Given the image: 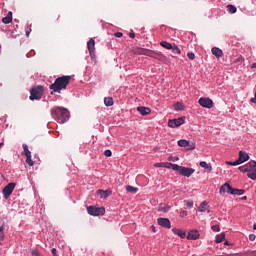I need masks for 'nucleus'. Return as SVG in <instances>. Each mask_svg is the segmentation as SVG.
I'll use <instances>...</instances> for the list:
<instances>
[{"mask_svg": "<svg viewBox=\"0 0 256 256\" xmlns=\"http://www.w3.org/2000/svg\"><path fill=\"white\" fill-rule=\"evenodd\" d=\"M69 81H71V76H61L58 77L53 84L49 86L51 89V95L53 93H61L64 89H67V85H69Z\"/></svg>", "mask_w": 256, "mask_h": 256, "instance_id": "obj_1", "label": "nucleus"}, {"mask_svg": "<svg viewBox=\"0 0 256 256\" xmlns=\"http://www.w3.org/2000/svg\"><path fill=\"white\" fill-rule=\"evenodd\" d=\"M51 115L57 123H67L69 121V110L63 107H54L51 109Z\"/></svg>", "mask_w": 256, "mask_h": 256, "instance_id": "obj_2", "label": "nucleus"}, {"mask_svg": "<svg viewBox=\"0 0 256 256\" xmlns=\"http://www.w3.org/2000/svg\"><path fill=\"white\" fill-rule=\"evenodd\" d=\"M45 89L43 86H36L30 90V101H39L43 97Z\"/></svg>", "mask_w": 256, "mask_h": 256, "instance_id": "obj_3", "label": "nucleus"}, {"mask_svg": "<svg viewBox=\"0 0 256 256\" xmlns=\"http://www.w3.org/2000/svg\"><path fill=\"white\" fill-rule=\"evenodd\" d=\"M173 171H177V173H179V175H182L183 177H191V175L195 173V169L179 165H174Z\"/></svg>", "mask_w": 256, "mask_h": 256, "instance_id": "obj_4", "label": "nucleus"}, {"mask_svg": "<svg viewBox=\"0 0 256 256\" xmlns=\"http://www.w3.org/2000/svg\"><path fill=\"white\" fill-rule=\"evenodd\" d=\"M87 211L89 215H92V217H99V215H105V208L103 207L89 206L87 207Z\"/></svg>", "mask_w": 256, "mask_h": 256, "instance_id": "obj_5", "label": "nucleus"}, {"mask_svg": "<svg viewBox=\"0 0 256 256\" xmlns=\"http://www.w3.org/2000/svg\"><path fill=\"white\" fill-rule=\"evenodd\" d=\"M239 171L241 173H250V172L256 171V161L251 160L246 165L240 166Z\"/></svg>", "mask_w": 256, "mask_h": 256, "instance_id": "obj_6", "label": "nucleus"}, {"mask_svg": "<svg viewBox=\"0 0 256 256\" xmlns=\"http://www.w3.org/2000/svg\"><path fill=\"white\" fill-rule=\"evenodd\" d=\"M199 106L204 109H213V101L209 97H201L198 100Z\"/></svg>", "mask_w": 256, "mask_h": 256, "instance_id": "obj_7", "label": "nucleus"}, {"mask_svg": "<svg viewBox=\"0 0 256 256\" xmlns=\"http://www.w3.org/2000/svg\"><path fill=\"white\" fill-rule=\"evenodd\" d=\"M15 186V183H9L3 188L2 193L4 199H9V197L13 194V191H15Z\"/></svg>", "mask_w": 256, "mask_h": 256, "instance_id": "obj_8", "label": "nucleus"}, {"mask_svg": "<svg viewBox=\"0 0 256 256\" xmlns=\"http://www.w3.org/2000/svg\"><path fill=\"white\" fill-rule=\"evenodd\" d=\"M185 123V117H179L175 119H171L168 121V127H171V129H175L177 127H181Z\"/></svg>", "mask_w": 256, "mask_h": 256, "instance_id": "obj_9", "label": "nucleus"}, {"mask_svg": "<svg viewBox=\"0 0 256 256\" xmlns=\"http://www.w3.org/2000/svg\"><path fill=\"white\" fill-rule=\"evenodd\" d=\"M179 147H184L187 151H193L196 147L195 142H189L188 140L181 139L178 141Z\"/></svg>", "mask_w": 256, "mask_h": 256, "instance_id": "obj_10", "label": "nucleus"}, {"mask_svg": "<svg viewBox=\"0 0 256 256\" xmlns=\"http://www.w3.org/2000/svg\"><path fill=\"white\" fill-rule=\"evenodd\" d=\"M201 237V234L199 233V230L193 229L188 232L187 239L189 241H197Z\"/></svg>", "mask_w": 256, "mask_h": 256, "instance_id": "obj_11", "label": "nucleus"}, {"mask_svg": "<svg viewBox=\"0 0 256 256\" xmlns=\"http://www.w3.org/2000/svg\"><path fill=\"white\" fill-rule=\"evenodd\" d=\"M157 222L160 227H164V229H171V221L169 218H158Z\"/></svg>", "mask_w": 256, "mask_h": 256, "instance_id": "obj_12", "label": "nucleus"}, {"mask_svg": "<svg viewBox=\"0 0 256 256\" xmlns=\"http://www.w3.org/2000/svg\"><path fill=\"white\" fill-rule=\"evenodd\" d=\"M87 48H88L90 57L92 58L95 57V40L93 38H91L87 42Z\"/></svg>", "mask_w": 256, "mask_h": 256, "instance_id": "obj_13", "label": "nucleus"}, {"mask_svg": "<svg viewBox=\"0 0 256 256\" xmlns=\"http://www.w3.org/2000/svg\"><path fill=\"white\" fill-rule=\"evenodd\" d=\"M232 191H233V188H232L231 184L227 183V182L224 185H222L219 189L220 195L223 193H228L229 195H231Z\"/></svg>", "mask_w": 256, "mask_h": 256, "instance_id": "obj_14", "label": "nucleus"}, {"mask_svg": "<svg viewBox=\"0 0 256 256\" xmlns=\"http://www.w3.org/2000/svg\"><path fill=\"white\" fill-rule=\"evenodd\" d=\"M237 161L239 165L249 161V154L247 152L240 151Z\"/></svg>", "mask_w": 256, "mask_h": 256, "instance_id": "obj_15", "label": "nucleus"}, {"mask_svg": "<svg viewBox=\"0 0 256 256\" xmlns=\"http://www.w3.org/2000/svg\"><path fill=\"white\" fill-rule=\"evenodd\" d=\"M113 192L111 190H98L97 194L100 195V199H107Z\"/></svg>", "mask_w": 256, "mask_h": 256, "instance_id": "obj_16", "label": "nucleus"}, {"mask_svg": "<svg viewBox=\"0 0 256 256\" xmlns=\"http://www.w3.org/2000/svg\"><path fill=\"white\" fill-rule=\"evenodd\" d=\"M138 113H140V115H142L143 117H145V115H150L151 114V110L147 107L144 106H139L137 108Z\"/></svg>", "mask_w": 256, "mask_h": 256, "instance_id": "obj_17", "label": "nucleus"}, {"mask_svg": "<svg viewBox=\"0 0 256 256\" xmlns=\"http://www.w3.org/2000/svg\"><path fill=\"white\" fill-rule=\"evenodd\" d=\"M172 233H174V235H178L181 239H185V237H187V232L181 229L173 228Z\"/></svg>", "mask_w": 256, "mask_h": 256, "instance_id": "obj_18", "label": "nucleus"}, {"mask_svg": "<svg viewBox=\"0 0 256 256\" xmlns=\"http://www.w3.org/2000/svg\"><path fill=\"white\" fill-rule=\"evenodd\" d=\"M212 55H214V57H216L217 59H220V57H223V50L217 47H213Z\"/></svg>", "mask_w": 256, "mask_h": 256, "instance_id": "obj_19", "label": "nucleus"}, {"mask_svg": "<svg viewBox=\"0 0 256 256\" xmlns=\"http://www.w3.org/2000/svg\"><path fill=\"white\" fill-rule=\"evenodd\" d=\"M11 21H13V13L8 12L7 16L2 18V23H4V25H9V23H11Z\"/></svg>", "mask_w": 256, "mask_h": 256, "instance_id": "obj_20", "label": "nucleus"}, {"mask_svg": "<svg viewBox=\"0 0 256 256\" xmlns=\"http://www.w3.org/2000/svg\"><path fill=\"white\" fill-rule=\"evenodd\" d=\"M200 167H202V169H205L206 171H209V173H211V171H213V166H211V164H208L205 161L200 162Z\"/></svg>", "mask_w": 256, "mask_h": 256, "instance_id": "obj_21", "label": "nucleus"}, {"mask_svg": "<svg viewBox=\"0 0 256 256\" xmlns=\"http://www.w3.org/2000/svg\"><path fill=\"white\" fill-rule=\"evenodd\" d=\"M161 47H163L164 49H167V51H171V49H173V44L167 42V41H161L160 42Z\"/></svg>", "mask_w": 256, "mask_h": 256, "instance_id": "obj_22", "label": "nucleus"}, {"mask_svg": "<svg viewBox=\"0 0 256 256\" xmlns=\"http://www.w3.org/2000/svg\"><path fill=\"white\" fill-rule=\"evenodd\" d=\"M174 111H185V106L181 102H177L173 105Z\"/></svg>", "mask_w": 256, "mask_h": 256, "instance_id": "obj_23", "label": "nucleus"}, {"mask_svg": "<svg viewBox=\"0 0 256 256\" xmlns=\"http://www.w3.org/2000/svg\"><path fill=\"white\" fill-rule=\"evenodd\" d=\"M231 195H238V196L245 195V190L232 188Z\"/></svg>", "mask_w": 256, "mask_h": 256, "instance_id": "obj_24", "label": "nucleus"}, {"mask_svg": "<svg viewBox=\"0 0 256 256\" xmlns=\"http://www.w3.org/2000/svg\"><path fill=\"white\" fill-rule=\"evenodd\" d=\"M171 50L173 55H181V49L179 48V46H177V44H173Z\"/></svg>", "mask_w": 256, "mask_h": 256, "instance_id": "obj_25", "label": "nucleus"}, {"mask_svg": "<svg viewBox=\"0 0 256 256\" xmlns=\"http://www.w3.org/2000/svg\"><path fill=\"white\" fill-rule=\"evenodd\" d=\"M113 99L111 97L104 98V104L106 107H113Z\"/></svg>", "mask_w": 256, "mask_h": 256, "instance_id": "obj_26", "label": "nucleus"}, {"mask_svg": "<svg viewBox=\"0 0 256 256\" xmlns=\"http://www.w3.org/2000/svg\"><path fill=\"white\" fill-rule=\"evenodd\" d=\"M223 241H225V233L216 235L215 243H223Z\"/></svg>", "mask_w": 256, "mask_h": 256, "instance_id": "obj_27", "label": "nucleus"}, {"mask_svg": "<svg viewBox=\"0 0 256 256\" xmlns=\"http://www.w3.org/2000/svg\"><path fill=\"white\" fill-rule=\"evenodd\" d=\"M22 147L24 150L25 157L31 156V151L29 150V146L27 144H23Z\"/></svg>", "mask_w": 256, "mask_h": 256, "instance_id": "obj_28", "label": "nucleus"}, {"mask_svg": "<svg viewBox=\"0 0 256 256\" xmlns=\"http://www.w3.org/2000/svg\"><path fill=\"white\" fill-rule=\"evenodd\" d=\"M125 189L128 193H137L139 191V188L133 186H126Z\"/></svg>", "mask_w": 256, "mask_h": 256, "instance_id": "obj_29", "label": "nucleus"}, {"mask_svg": "<svg viewBox=\"0 0 256 256\" xmlns=\"http://www.w3.org/2000/svg\"><path fill=\"white\" fill-rule=\"evenodd\" d=\"M227 9H228L229 13H232V14L237 13V7H235V5H233V4H228Z\"/></svg>", "mask_w": 256, "mask_h": 256, "instance_id": "obj_30", "label": "nucleus"}, {"mask_svg": "<svg viewBox=\"0 0 256 256\" xmlns=\"http://www.w3.org/2000/svg\"><path fill=\"white\" fill-rule=\"evenodd\" d=\"M205 207H207V201H203L198 207V211L200 213H205Z\"/></svg>", "mask_w": 256, "mask_h": 256, "instance_id": "obj_31", "label": "nucleus"}, {"mask_svg": "<svg viewBox=\"0 0 256 256\" xmlns=\"http://www.w3.org/2000/svg\"><path fill=\"white\" fill-rule=\"evenodd\" d=\"M247 177L248 179H252V181H256V171L248 172Z\"/></svg>", "mask_w": 256, "mask_h": 256, "instance_id": "obj_32", "label": "nucleus"}, {"mask_svg": "<svg viewBox=\"0 0 256 256\" xmlns=\"http://www.w3.org/2000/svg\"><path fill=\"white\" fill-rule=\"evenodd\" d=\"M26 163L30 167H33V165H35V162H33V159H31V155L30 156H26Z\"/></svg>", "mask_w": 256, "mask_h": 256, "instance_id": "obj_33", "label": "nucleus"}, {"mask_svg": "<svg viewBox=\"0 0 256 256\" xmlns=\"http://www.w3.org/2000/svg\"><path fill=\"white\" fill-rule=\"evenodd\" d=\"M178 165V164H173V163H169V162H164V168L165 169H172L173 170V166Z\"/></svg>", "mask_w": 256, "mask_h": 256, "instance_id": "obj_34", "label": "nucleus"}, {"mask_svg": "<svg viewBox=\"0 0 256 256\" xmlns=\"http://www.w3.org/2000/svg\"><path fill=\"white\" fill-rule=\"evenodd\" d=\"M211 229L212 231H214V233H219V231H221V228L219 227V225H213Z\"/></svg>", "mask_w": 256, "mask_h": 256, "instance_id": "obj_35", "label": "nucleus"}, {"mask_svg": "<svg viewBox=\"0 0 256 256\" xmlns=\"http://www.w3.org/2000/svg\"><path fill=\"white\" fill-rule=\"evenodd\" d=\"M187 57H188V59H190V61H193V60H195V53L188 52L187 53Z\"/></svg>", "mask_w": 256, "mask_h": 256, "instance_id": "obj_36", "label": "nucleus"}, {"mask_svg": "<svg viewBox=\"0 0 256 256\" xmlns=\"http://www.w3.org/2000/svg\"><path fill=\"white\" fill-rule=\"evenodd\" d=\"M168 161H172L173 163H175V161H179V157L178 156H169Z\"/></svg>", "mask_w": 256, "mask_h": 256, "instance_id": "obj_37", "label": "nucleus"}, {"mask_svg": "<svg viewBox=\"0 0 256 256\" xmlns=\"http://www.w3.org/2000/svg\"><path fill=\"white\" fill-rule=\"evenodd\" d=\"M226 163H227V165H231L232 167H237V165H240L238 160H236L234 162L229 161Z\"/></svg>", "mask_w": 256, "mask_h": 256, "instance_id": "obj_38", "label": "nucleus"}, {"mask_svg": "<svg viewBox=\"0 0 256 256\" xmlns=\"http://www.w3.org/2000/svg\"><path fill=\"white\" fill-rule=\"evenodd\" d=\"M187 211H185V210H182V211H180V217L182 218V219H185V217H187Z\"/></svg>", "mask_w": 256, "mask_h": 256, "instance_id": "obj_39", "label": "nucleus"}, {"mask_svg": "<svg viewBox=\"0 0 256 256\" xmlns=\"http://www.w3.org/2000/svg\"><path fill=\"white\" fill-rule=\"evenodd\" d=\"M25 31H26V37H29V35H31V26H27Z\"/></svg>", "mask_w": 256, "mask_h": 256, "instance_id": "obj_40", "label": "nucleus"}, {"mask_svg": "<svg viewBox=\"0 0 256 256\" xmlns=\"http://www.w3.org/2000/svg\"><path fill=\"white\" fill-rule=\"evenodd\" d=\"M104 155L105 157H111V155H113V152H111V150H105Z\"/></svg>", "mask_w": 256, "mask_h": 256, "instance_id": "obj_41", "label": "nucleus"}, {"mask_svg": "<svg viewBox=\"0 0 256 256\" xmlns=\"http://www.w3.org/2000/svg\"><path fill=\"white\" fill-rule=\"evenodd\" d=\"M5 239V234H3V227H0V241H3Z\"/></svg>", "mask_w": 256, "mask_h": 256, "instance_id": "obj_42", "label": "nucleus"}, {"mask_svg": "<svg viewBox=\"0 0 256 256\" xmlns=\"http://www.w3.org/2000/svg\"><path fill=\"white\" fill-rule=\"evenodd\" d=\"M154 167H156V168L164 167V162L155 163Z\"/></svg>", "mask_w": 256, "mask_h": 256, "instance_id": "obj_43", "label": "nucleus"}, {"mask_svg": "<svg viewBox=\"0 0 256 256\" xmlns=\"http://www.w3.org/2000/svg\"><path fill=\"white\" fill-rule=\"evenodd\" d=\"M186 207H189V209H191V207H193V201H187Z\"/></svg>", "mask_w": 256, "mask_h": 256, "instance_id": "obj_44", "label": "nucleus"}, {"mask_svg": "<svg viewBox=\"0 0 256 256\" xmlns=\"http://www.w3.org/2000/svg\"><path fill=\"white\" fill-rule=\"evenodd\" d=\"M255 239H256V235L255 234H250L249 235V240L250 241H255Z\"/></svg>", "mask_w": 256, "mask_h": 256, "instance_id": "obj_45", "label": "nucleus"}, {"mask_svg": "<svg viewBox=\"0 0 256 256\" xmlns=\"http://www.w3.org/2000/svg\"><path fill=\"white\" fill-rule=\"evenodd\" d=\"M114 36L117 37V38H121V37H123V33H121V32H116V33L114 34Z\"/></svg>", "mask_w": 256, "mask_h": 256, "instance_id": "obj_46", "label": "nucleus"}, {"mask_svg": "<svg viewBox=\"0 0 256 256\" xmlns=\"http://www.w3.org/2000/svg\"><path fill=\"white\" fill-rule=\"evenodd\" d=\"M160 211H164V213H167V211H169V207H162L160 208Z\"/></svg>", "mask_w": 256, "mask_h": 256, "instance_id": "obj_47", "label": "nucleus"}, {"mask_svg": "<svg viewBox=\"0 0 256 256\" xmlns=\"http://www.w3.org/2000/svg\"><path fill=\"white\" fill-rule=\"evenodd\" d=\"M52 255H53V256H57V249H56V248H53V249H52Z\"/></svg>", "mask_w": 256, "mask_h": 256, "instance_id": "obj_48", "label": "nucleus"}, {"mask_svg": "<svg viewBox=\"0 0 256 256\" xmlns=\"http://www.w3.org/2000/svg\"><path fill=\"white\" fill-rule=\"evenodd\" d=\"M129 37H130V39H135V33H130Z\"/></svg>", "mask_w": 256, "mask_h": 256, "instance_id": "obj_49", "label": "nucleus"}, {"mask_svg": "<svg viewBox=\"0 0 256 256\" xmlns=\"http://www.w3.org/2000/svg\"><path fill=\"white\" fill-rule=\"evenodd\" d=\"M251 69H256V62L251 65Z\"/></svg>", "mask_w": 256, "mask_h": 256, "instance_id": "obj_50", "label": "nucleus"}, {"mask_svg": "<svg viewBox=\"0 0 256 256\" xmlns=\"http://www.w3.org/2000/svg\"><path fill=\"white\" fill-rule=\"evenodd\" d=\"M151 229H152L153 233L157 232V230H155V226H151Z\"/></svg>", "mask_w": 256, "mask_h": 256, "instance_id": "obj_51", "label": "nucleus"}, {"mask_svg": "<svg viewBox=\"0 0 256 256\" xmlns=\"http://www.w3.org/2000/svg\"><path fill=\"white\" fill-rule=\"evenodd\" d=\"M32 254H34L35 256L39 255V252L38 251H34L32 252Z\"/></svg>", "mask_w": 256, "mask_h": 256, "instance_id": "obj_52", "label": "nucleus"}, {"mask_svg": "<svg viewBox=\"0 0 256 256\" xmlns=\"http://www.w3.org/2000/svg\"><path fill=\"white\" fill-rule=\"evenodd\" d=\"M242 199L243 201H245L247 199V196H243Z\"/></svg>", "mask_w": 256, "mask_h": 256, "instance_id": "obj_53", "label": "nucleus"}, {"mask_svg": "<svg viewBox=\"0 0 256 256\" xmlns=\"http://www.w3.org/2000/svg\"><path fill=\"white\" fill-rule=\"evenodd\" d=\"M225 245H229V242H228V241H226V242H225Z\"/></svg>", "mask_w": 256, "mask_h": 256, "instance_id": "obj_54", "label": "nucleus"}, {"mask_svg": "<svg viewBox=\"0 0 256 256\" xmlns=\"http://www.w3.org/2000/svg\"><path fill=\"white\" fill-rule=\"evenodd\" d=\"M3 145V143H0V147Z\"/></svg>", "mask_w": 256, "mask_h": 256, "instance_id": "obj_55", "label": "nucleus"}]
</instances>
